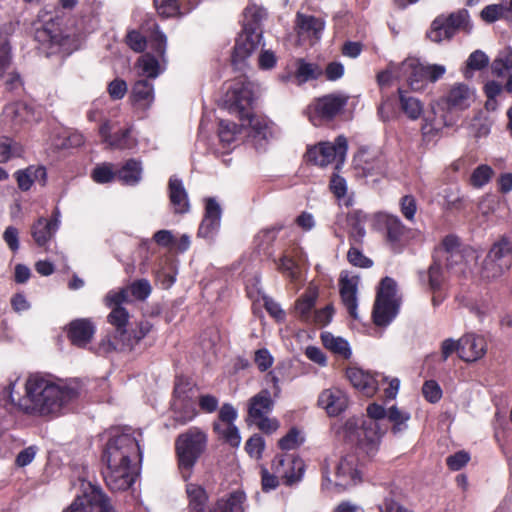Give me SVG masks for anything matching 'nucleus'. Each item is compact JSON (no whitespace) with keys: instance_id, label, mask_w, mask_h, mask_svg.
Segmentation results:
<instances>
[{"instance_id":"obj_10","label":"nucleus","mask_w":512,"mask_h":512,"mask_svg":"<svg viewBox=\"0 0 512 512\" xmlns=\"http://www.w3.org/2000/svg\"><path fill=\"white\" fill-rule=\"evenodd\" d=\"M348 100L349 96L340 92L315 98L307 108L309 121L314 126H322L334 121L344 112Z\"/></svg>"},{"instance_id":"obj_17","label":"nucleus","mask_w":512,"mask_h":512,"mask_svg":"<svg viewBox=\"0 0 512 512\" xmlns=\"http://www.w3.org/2000/svg\"><path fill=\"white\" fill-rule=\"evenodd\" d=\"M476 99V89L464 83H456L444 97V103L449 111H462L471 106Z\"/></svg>"},{"instance_id":"obj_62","label":"nucleus","mask_w":512,"mask_h":512,"mask_svg":"<svg viewBox=\"0 0 512 512\" xmlns=\"http://www.w3.org/2000/svg\"><path fill=\"white\" fill-rule=\"evenodd\" d=\"M125 42L134 52L141 53L147 47L146 38L137 30L128 31Z\"/></svg>"},{"instance_id":"obj_54","label":"nucleus","mask_w":512,"mask_h":512,"mask_svg":"<svg viewBox=\"0 0 512 512\" xmlns=\"http://www.w3.org/2000/svg\"><path fill=\"white\" fill-rule=\"evenodd\" d=\"M284 228L282 224H275L271 227L262 229L256 236L258 245L264 250L273 246L278 233Z\"/></svg>"},{"instance_id":"obj_41","label":"nucleus","mask_w":512,"mask_h":512,"mask_svg":"<svg viewBox=\"0 0 512 512\" xmlns=\"http://www.w3.org/2000/svg\"><path fill=\"white\" fill-rule=\"evenodd\" d=\"M107 321L115 328L114 338L119 340L127 330L129 313L124 307H113L107 316Z\"/></svg>"},{"instance_id":"obj_7","label":"nucleus","mask_w":512,"mask_h":512,"mask_svg":"<svg viewBox=\"0 0 512 512\" xmlns=\"http://www.w3.org/2000/svg\"><path fill=\"white\" fill-rule=\"evenodd\" d=\"M354 445L355 451L343 455L335 467L334 485L337 492L362 483L365 462L374 457H368L364 451L358 449L357 444Z\"/></svg>"},{"instance_id":"obj_30","label":"nucleus","mask_w":512,"mask_h":512,"mask_svg":"<svg viewBox=\"0 0 512 512\" xmlns=\"http://www.w3.org/2000/svg\"><path fill=\"white\" fill-rule=\"evenodd\" d=\"M152 330L153 324L150 321L141 320L135 324V327L127 329L118 341L123 348L132 351Z\"/></svg>"},{"instance_id":"obj_28","label":"nucleus","mask_w":512,"mask_h":512,"mask_svg":"<svg viewBox=\"0 0 512 512\" xmlns=\"http://www.w3.org/2000/svg\"><path fill=\"white\" fill-rule=\"evenodd\" d=\"M445 267L448 271L454 273H464L465 266L469 259L477 260L478 254L475 249L470 246H463L462 249L445 256Z\"/></svg>"},{"instance_id":"obj_37","label":"nucleus","mask_w":512,"mask_h":512,"mask_svg":"<svg viewBox=\"0 0 512 512\" xmlns=\"http://www.w3.org/2000/svg\"><path fill=\"white\" fill-rule=\"evenodd\" d=\"M399 107L400 111L410 120L419 119L423 113L421 101L407 90L400 91Z\"/></svg>"},{"instance_id":"obj_18","label":"nucleus","mask_w":512,"mask_h":512,"mask_svg":"<svg viewBox=\"0 0 512 512\" xmlns=\"http://www.w3.org/2000/svg\"><path fill=\"white\" fill-rule=\"evenodd\" d=\"M222 210L219 203L212 197L205 200V211L199 225L198 237L211 239L220 227Z\"/></svg>"},{"instance_id":"obj_57","label":"nucleus","mask_w":512,"mask_h":512,"mask_svg":"<svg viewBox=\"0 0 512 512\" xmlns=\"http://www.w3.org/2000/svg\"><path fill=\"white\" fill-rule=\"evenodd\" d=\"M143 73L149 78H156L159 74V62L157 58L146 53L139 59Z\"/></svg>"},{"instance_id":"obj_4","label":"nucleus","mask_w":512,"mask_h":512,"mask_svg":"<svg viewBox=\"0 0 512 512\" xmlns=\"http://www.w3.org/2000/svg\"><path fill=\"white\" fill-rule=\"evenodd\" d=\"M134 457L142 460L138 440L133 436L131 427H114L109 431V438L101 455L102 463H130Z\"/></svg>"},{"instance_id":"obj_51","label":"nucleus","mask_w":512,"mask_h":512,"mask_svg":"<svg viewBox=\"0 0 512 512\" xmlns=\"http://www.w3.org/2000/svg\"><path fill=\"white\" fill-rule=\"evenodd\" d=\"M193 390V383L188 376L176 375L172 392L173 399L192 398L190 392Z\"/></svg>"},{"instance_id":"obj_55","label":"nucleus","mask_w":512,"mask_h":512,"mask_svg":"<svg viewBox=\"0 0 512 512\" xmlns=\"http://www.w3.org/2000/svg\"><path fill=\"white\" fill-rule=\"evenodd\" d=\"M129 293V297L132 296L134 299L144 301L151 294V285L146 279H139L132 282L126 287Z\"/></svg>"},{"instance_id":"obj_2","label":"nucleus","mask_w":512,"mask_h":512,"mask_svg":"<svg viewBox=\"0 0 512 512\" xmlns=\"http://www.w3.org/2000/svg\"><path fill=\"white\" fill-rule=\"evenodd\" d=\"M367 418L351 417L342 426V435L346 443L357 444L359 450L368 457L375 456L380 445L382 432L377 420L386 417L385 408L377 403H371L366 409Z\"/></svg>"},{"instance_id":"obj_39","label":"nucleus","mask_w":512,"mask_h":512,"mask_svg":"<svg viewBox=\"0 0 512 512\" xmlns=\"http://www.w3.org/2000/svg\"><path fill=\"white\" fill-rule=\"evenodd\" d=\"M367 221V215L362 210L354 209L347 214V223L351 228L350 238L355 242H361L365 236L364 224Z\"/></svg>"},{"instance_id":"obj_14","label":"nucleus","mask_w":512,"mask_h":512,"mask_svg":"<svg viewBox=\"0 0 512 512\" xmlns=\"http://www.w3.org/2000/svg\"><path fill=\"white\" fill-rule=\"evenodd\" d=\"M101 474L106 486L112 492L128 490L137 477L130 463H103Z\"/></svg>"},{"instance_id":"obj_25","label":"nucleus","mask_w":512,"mask_h":512,"mask_svg":"<svg viewBox=\"0 0 512 512\" xmlns=\"http://www.w3.org/2000/svg\"><path fill=\"white\" fill-rule=\"evenodd\" d=\"M274 401L268 389H262L248 401V418L255 421L272 412Z\"/></svg>"},{"instance_id":"obj_49","label":"nucleus","mask_w":512,"mask_h":512,"mask_svg":"<svg viewBox=\"0 0 512 512\" xmlns=\"http://www.w3.org/2000/svg\"><path fill=\"white\" fill-rule=\"evenodd\" d=\"M108 146L113 149L125 150L135 146V141L131 137L129 128L120 129L113 133Z\"/></svg>"},{"instance_id":"obj_1","label":"nucleus","mask_w":512,"mask_h":512,"mask_svg":"<svg viewBox=\"0 0 512 512\" xmlns=\"http://www.w3.org/2000/svg\"><path fill=\"white\" fill-rule=\"evenodd\" d=\"M17 380L6 388L8 400L19 412L29 416L58 415L79 396L77 390L60 387L39 374L26 379L25 394L21 396L15 393Z\"/></svg>"},{"instance_id":"obj_50","label":"nucleus","mask_w":512,"mask_h":512,"mask_svg":"<svg viewBox=\"0 0 512 512\" xmlns=\"http://www.w3.org/2000/svg\"><path fill=\"white\" fill-rule=\"evenodd\" d=\"M240 132V127L229 120H220L218 128V136L223 146L232 144L236 135Z\"/></svg>"},{"instance_id":"obj_43","label":"nucleus","mask_w":512,"mask_h":512,"mask_svg":"<svg viewBox=\"0 0 512 512\" xmlns=\"http://www.w3.org/2000/svg\"><path fill=\"white\" fill-rule=\"evenodd\" d=\"M189 498V512H207L206 504L208 495L200 486L190 485L187 487Z\"/></svg>"},{"instance_id":"obj_29","label":"nucleus","mask_w":512,"mask_h":512,"mask_svg":"<svg viewBox=\"0 0 512 512\" xmlns=\"http://www.w3.org/2000/svg\"><path fill=\"white\" fill-rule=\"evenodd\" d=\"M295 29L299 36L319 38L324 29V22L313 15L298 12L295 19Z\"/></svg>"},{"instance_id":"obj_53","label":"nucleus","mask_w":512,"mask_h":512,"mask_svg":"<svg viewBox=\"0 0 512 512\" xmlns=\"http://www.w3.org/2000/svg\"><path fill=\"white\" fill-rule=\"evenodd\" d=\"M91 177L96 183L106 184L117 178V172L113 170L111 163H102L92 170Z\"/></svg>"},{"instance_id":"obj_64","label":"nucleus","mask_w":512,"mask_h":512,"mask_svg":"<svg viewBox=\"0 0 512 512\" xmlns=\"http://www.w3.org/2000/svg\"><path fill=\"white\" fill-rule=\"evenodd\" d=\"M87 496H90V483L88 484V487L83 491V494L76 497L70 506H68L62 512H92L88 506L87 500L89 497Z\"/></svg>"},{"instance_id":"obj_22","label":"nucleus","mask_w":512,"mask_h":512,"mask_svg":"<svg viewBox=\"0 0 512 512\" xmlns=\"http://www.w3.org/2000/svg\"><path fill=\"white\" fill-rule=\"evenodd\" d=\"M357 285V276L349 277L348 275L341 274L339 279V293L341 301L346 307L349 316L354 320L358 319Z\"/></svg>"},{"instance_id":"obj_32","label":"nucleus","mask_w":512,"mask_h":512,"mask_svg":"<svg viewBox=\"0 0 512 512\" xmlns=\"http://www.w3.org/2000/svg\"><path fill=\"white\" fill-rule=\"evenodd\" d=\"M3 114L13 125H21L34 118L33 109L23 101H17L5 106Z\"/></svg>"},{"instance_id":"obj_5","label":"nucleus","mask_w":512,"mask_h":512,"mask_svg":"<svg viewBox=\"0 0 512 512\" xmlns=\"http://www.w3.org/2000/svg\"><path fill=\"white\" fill-rule=\"evenodd\" d=\"M263 17L264 11L261 8L253 6L245 9L242 33L236 39L232 53L234 63L246 60L258 48L262 38Z\"/></svg>"},{"instance_id":"obj_35","label":"nucleus","mask_w":512,"mask_h":512,"mask_svg":"<svg viewBox=\"0 0 512 512\" xmlns=\"http://www.w3.org/2000/svg\"><path fill=\"white\" fill-rule=\"evenodd\" d=\"M296 70L293 74L299 84L309 80H317L323 75L322 68L316 63H309L304 58L296 59Z\"/></svg>"},{"instance_id":"obj_13","label":"nucleus","mask_w":512,"mask_h":512,"mask_svg":"<svg viewBox=\"0 0 512 512\" xmlns=\"http://www.w3.org/2000/svg\"><path fill=\"white\" fill-rule=\"evenodd\" d=\"M469 13L466 9H460L449 15H439L431 23L426 36L432 42L441 43L451 40L461 30H468Z\"/></svg>"},{"instance_id":"obj_26","label":"nucleus","mask_w":512,"mask_h":512,"mask_svg":"<svg viewBox=\"0 0 512 512\" xmlns=\"http://www.w3.org/2000/svg\"><path fill=\"white\" fill-rule=\"evenodd\" d=\"M18 188L26 192L31 189L34 182L45 185L47 181V172L44 166L30 165L25 169L17 170L14 173Z\"/></svg>"},{"instance_id":"obj_8","label":"nucleus","mask_w":512,"mask_h":512,"mask_svg":"<svg viewBox=\"0 0 512 512\" xmlns=\"http://www.w3.org/2000/svg\"><path fill=\"white\" fill-rule=\"evenodd\" d=\"M400 299L397 298V284L391 277H384L380 282L373 305L372 319L376 326L386 327L397 316Z\"/></svg>"},{"instance_id":"obj_46","label":"nucleus","mask_w":512,"mask_h":512,"mask_svg":"<svg viewBox=\"0 0 512 512\" xmlns=\"http://www.w3.org/2000/svg\"><path fill=\"white\" fill-rule=\"evenodd\" d=\"M420 279L424 280L427 276L429 288L432 292H436L441 289L444 277L441 263L433 258V262L428 268V271L419 273Z\"/></svg>"},{"instance_id":"obj_59","label":"nucleus","mask_w":512,"mask_h":512,"mask_svg":"<svg viewBox=\"0 0 512 512\" xmlns=\"http://www.w3.org/2000/svg\"><path fill=\"white\" fill-rule=\"evenodd\" d=\"M397 493L391 489L389 492V495L386 496L382 502V504L379 505V511L380 512H413L403 505H401L397 500Z\"/></svg>"},{"instance_id":"obj_24","label":"nucleus","mask_w":512,"mask_h":512,"mask_svg":"<svg viewBox=\"0 0 512 512\" xmlns=\"http://www.w3.org/2000/svg\"><path fill=\"white\" fill-rule=\"evenodd\" d=\"M168 196L173 210L177 214H185L189 211V199L187 191L181 179L171 176L168 182Z\"/></svg>"},{"instance_id":"obj_63","label":"nucleus","mask_w":512,"mask_h":512,"mask_svg":"<svg viewBox=\"0 0 512 512\" xmlns=\"http://www.w3.org/2000/svg\"><path fill=\"white\" fill-rule=\"evenodd\" d=\"M166 45H167L166 35L157 28L152 33L151 38H150L151 49L158 57H160L161 59H164L165 52H166Z\"/></svg>"},{"instance_id":"obj_61","label":"nucleus","mask_w":512,"mask_h":512,"mask_svg":"<svg viewBox=\"0 0 512 512\" xmlns=\"http://www.w3.org/2000/svg\"><path fill=\"white\" fill-rule=\"evenodd\" d=\"M387 417L393 423L392 432L398 433L402 430V425L410 419V414L399 410L396 406L389 408Z\"/></svg>"},{"instance_id":"obj_21","label":"nucleus","mask_w":512,"mask_h":512,"mask_svg":"<svg viewBox=\"0 0 512 512\" xmlns=\"http://www.w3.org/2000/svg\"><path fill=\"white\" fill-rule=\"evenodd\" d=\"M318 406L325 409L329 416H338L348 406V397L338 388L323 390L318 397Z\"/></svg>"},{"instance_id":"obj_34","label":"nucleus","mask_w":512,"mask_h":512,"mask_svg":"<svg viewBox=\"0 0 512 512\" xmlns=\"http://www.w3.org/2000/svg\"><path fill=\"white\" fill-rule=\"evenodd\" d=\"M400 91L404 90L401 88H397L395 93H382V100L377 108V113L384 122L394 119L400 112Z\"/></svg>"},{"instance_id":"obj_44","label":"nucleus","mask_w":512,"mask_h":512,"mask_svg":"<svg viewBox=\"0 0 512 512\" xmlns=\"http://www.w3.org/2000/svg\"><path fill=\"white\" fill-rule=\"evenodd\" d=\"M131 97L135 103L150 105L154 99L153 85L146 79L136 81L132 87Z\"/></svg>"},{"instance_id":"obj_3","label":"nucleus","mask_w":512,"mask_h":512,"mask_svg":"<svg viewBox=\"0 0 512 512\" xmlns=\"http://www.w3.org/2000/svg\"><path fill=\"white\" fill-rule=\"evenodd\" d=\"M208 435L199 427L193 426L180 433L175 439V456L182 477L187 480L193 469L205 453Z\"/></svg>"},{"instance_id":"obj_60","label":"nucleus","mask_w":512,"mask_h":512,"mask_svg":"<svg viewBox=\"0 0 512 512\" xmlns=\"http://www.w3.org/2000/svg\"><path fill=\"white\" fill-rule=\"evenodd\" d=\"M347 260L355 267L370 268L373 261L365 256L362 251L354 246H351L347 252Z\"/></svg>"},{"instance_id":"obj_20","label":"nucleus","mask_w":512,"mask_h":512,"mask_svg":"<svg viewBox=\"0 0 512 512\" xmlns=\"http://www.w3.org/2000/svg\"><path fill=\"white\" fill-rule=\"evenodd\" d=\"M60 212L56 208L49 219L39 217L31 227V235L39 247H44L54 237L60 225Z\"/></svg>"},{"instance_id":"obj_36","label":"nucleus","mask_w":512,"mask_h":512,"mask_svg":"<svg viewBox=\"0 0 512 512\" xmlns=\"http://www.w3.org/2000/svg\"><path fill=\"white\" fill-rule=\"evenodd\" d=\"M117 179L126 185H135L141 179L142 166L139 160L128 159L117 171Z\"/></svg>"},{"instance_id":"obj_42","label":"nucleus","mask_w":512,"mask_h":512,"mask_svg":"<svg viewBox=\"0 0 512 512\" xmlns=\"http://www.w3.org/2000/svg\"><path fill=\"white\" fill-rule=\"evenodd\" d=\"M318 294L316 291H307L295 303V311L302 321H309L311 312L315 307Z\"/></svg>"},{"instance_id":"obj_56","label":"nucleus","mask_w":512,"mask_h":512,"mask_svg":"<svg viewBox=\"0 0 512 512\" xmlns=\"http://www.w3.org/2000/svg\"><path fill=\"white\" fill-rule=\"evenodd\" d=\"M265 448V442L261 435H252L245 443V451L255 459H260Z\"/></svg>"},{"instance_id":"obj_23","label":"nucleus","mask_w":512,"mask_h":512,"mask_svg":"<svg viewBox=\"0 0 512 512\" xmlns=\"http://www.w3.org/2000/svg\"><path fill=\"white\" fill-rule=\"evenodd\" d=\"M346 375L351 384L366 396L371 397L378 390L380 382L377 378L380 376L378 374L372 375L359 368H349Z\"/></svg>"},{"instance_id":"obj_47","label":"nucleus","mask_w":512,"mask_h":512,"mask_svg":"<svg viewBox=\"0 0 512 512\" xmlns=\"http://www.w3.org/2000/svg\"><path fill=\"white\" fill-rule=\"evenodd\" d=\"M242 121H247L255 136H259L266 139L270 132V121L260 115H256L253 110L248 112V115L244 117Z\"/></svg>"},{"instance_id":"obj_33","label":"nucleus","mask_w":512,"mask_h":512,"mask_svg":"<svg viewBox=\"0 0 512 512\" xmlns=\"http://www.w3.org/2000/svg\"><path fill=\"white\" fill-rule=\"evenodd\" d=\"M172 411L174 421L179 425H186L198 415L192 398L173 399Z\"/></svg>"},{"instance_id":"obj_40","label":"nucleus","mask_w":512,"mask_h":512,"mask_svg":"<svg viewBox=\"0 0 512 512\" xmlns=\"http://www.w3.org/2000/svg\"><path fill=\"white\" fill-rule=\"evenodd\" d=\"M459 357L465 362H474L480 358L475 334H465L460 338Z\"/></svg>"},{"instance_id":"obj_9","label":"nucleus","mask_w":512,"mask_h":512,"mask_svg":"<svg viewBox=\"0 0 512 512\" xmlns=\"http://www.w3.org/2000/svg\"><path fill=\"white\" fill-rule=\"evenodd\" d=\"M254 86L246 77L235 79L223 98V108L243 120L254 109Z\"/></svg>"},{"instance_id":"obj_27","label":"nucleus","mask_w":512,"mask_h":512,"mask_svg":"<svg viewBox=\"0 0 512 512\" xmlns=\"http://www.w3.org/2000/svg\"><path fill=\"white\" fill-rule=\"evenodd\" d=\"M355 161L364 176H382L386 172V163L382 155H372L367 152H362Z\"/></svg>"},{"instance_id":"obj_48","label":"nucleus","mask_w":512,"mask_h":512,"mask_svg":"<svg viewBox=\"0 0 512 512\" xmlns=\"http://www.w3.org/2000/svg\"><path fill=\"white\" fill-rule=\"evenodd\" d=\"M399 210L405 220L414 224L416 222V214L418 211V202L416 197L412 194L402 196L399 200Z\"/></svg>"},{"instance_id":"obj_16","label":"nucleus","mask_w":512,"mask_h":512,"mask_svg":"<svg viewBox=\"0 0 512 512\" xmlns=\"http://www.w3.org/2000/svg\"><path fill=\"white\" fill-rule=\"evenodd\" d=\"M64 331L72 346L85 349L94 338L96 326L90 318H77L70 321Z\"/></svg>"},{"instance_id":"obj_38","label":"nucleus","mask_w":512,"mask_h":512,"mask_svg":"<svg viewBox=\"0 0 512 512\" xmlns=\"http://www.w3.org/2000/svg\"><path fill=\"white\" fill-rule=\"evenodd\" d=\"M87 500L90 511L92 512H116L111 505L109 497L103 490L96 485L90 483V496Z\"/></svg>"},{"instance_id":"obj_19","label":"nucleus","mask_w":512,"mask_h":512,"mask_svg":"<svg viewBox=\"0 0 512 512\" xmlns=\"http://www.w3.org/2000/svg\"><path fill=\"white\" fill-rule=\"evenodd\" d=\"M445 67L443 65L433 64L424 65L415 63L411 65V72L408 78L409 85L412 89H420L428 82H436L445 74Z\"/></svg>"},{"instance_id":"obj_15","label":"nucleus","mask_w":512,"mask_h":512,"mask_svg":"<svg viewBox=\"0 0 512 512\" xmlns=\"http://www.w3.org/2000/svg\"><path fill=\"white\" fill-rule=\"evenodd\" d=\"M272 469L282 478L286 486H292L302 479L305 463L299 456L280 454L273 459Z\"/></svg>"},{"instance_id":"obj_45","label":"nucleus","mask_w":512,"mask_h":512,"mask_svg":"<svg viewBox=\"0 0 512 512\" xmlns=\"http://www.w3.org/2000/svg\"><path fill=\"white\" fill-rule=\"evenodd\" d=\"M321 340L324 347L329 349L331 352L344 358L350 357L351 350L349 348V344L343 338L335 337L329 332H324L321 334Z\"/></svg>"},{"instance_id":"obj_6","label":"nucleus","mask_w":512,"mask_h":512,"mask_svg":"<svg viewBox=\"0 0 512 512\" xmlns=\"http://www.w3.org/2000/svg\"><path fill=\"white\" fill-rule=\"evenodd\" d=\"M375 225L384 234L386 243L396 253L402 252L421 234L420 230L406 226L397 215L387 212L375 214Z\"/></svg>"},{"instance_id":"obj_12","label":"nucleus","mask_w":512,"mask_h":512,"mask_svg":"<svg viewBox=\"0 0 512 512\" xmlns=\"http://www.w3.org/2000/svg\"><path fill=\"white\" fill-rule=\"evenodd\" d=\"M348 142L345 136L339 135L334 142H319L309 147L305 154L308 163L319 167H326L336 163L338 169L345 161Z\"/></svg>"},{"instance_id":"obj_31","label":"nucleus","mask_w":512,"mask_h":512,"mask_svg":"<svg viewBox=\"0 0 512 512\" xmlns=\"http://www.w3.org/2000/svg\"><path fill=\"white\" fill-rule=\"evenodd\" d=\"M245 500L244 492L234 491L217 499L207 512H244Z\"/></svg>"},{"instance_id":"obj_11","label":"nucleus","mask_w":512,"mask_h":512,"mask_svg":"<svg viewBox=\"0 0 512 512\" xmlns=\"http://www.w3.org/2000/svg\"><path fill=\"white\" fill-rule=\"evenodd\" d=\"M511 264L512 241L506 236H501L493 243L482 264V281L499 278L511 267Z\"/></svg>"},{"instance_id":"obj_52","label":"nucleus","mask_w":512,"mask_h":512,"mask_svg":"<svg viewBox=\"0 0 512 512\" xmlns=\"http://www.w3.org/2000/svg\"><path fill=\"white\" fill-rule=\"evenodd\" d=\"M213 429L220 438L231 447L236 448L240 445L241 436L235 424H229L224 429H221L219 425L215 424Z\"/></svg>"},{"instance_id":"obj_58","label":"nucleus","mask_w":512,"mask_h":512,"mask_svg":"<svg viewBox=\"0 0 512 512\" xmlns=\"http://www.w3.org/2000/svg\"><path fill=\"white\" fill-rule=\"evenodd\" d=\"M502 18H508L506 6L502 4H492L482 9V20L487 23H493Z\"/></svg>"}]
</instances>
